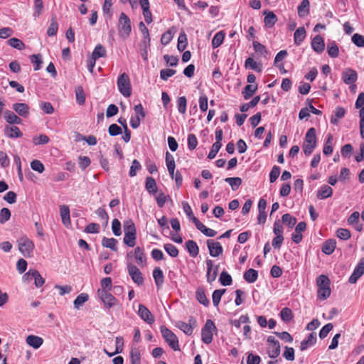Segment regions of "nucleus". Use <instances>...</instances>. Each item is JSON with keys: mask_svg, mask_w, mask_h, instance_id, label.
<instances>
[{"mask_svg": "<svg viewBox=\"0 0 364 364\" xmlns=\"http://www.w3.org/2000/svg\"><path fill=\"white\" fill-rule=\"evenodd\" d=\"M4 119L11 124H20L22 122L21 119L10 110L4 112Z\"/></svg>", "mask_w": 364, "mask_h": 364, "instance_id": "4be33fe9", "label": "nucleus"}, {"mask_svg": "<svg viewBox=\"0 0 364 364\" xmlns=\"http://www.w3.org/2000/svg\"><path fill=\"white\" fill-rule=\"evenodd\" d=\"M76 95V100L77 102L80 105H84L85 102V95L82 87H77L75 90Z\"/></svg>", "mask_w": 364, "mask_h": 364, "instance_id": "603ef678", "label": "nucleus"}, {"mask_svg": "<svg viewBox=\"0 0 364 364\" xmlns=\"http://www.w3.org/2000/svg\"><path fill=\"white\" fill-rule=\"evenodd\" d=\"M89 299L88 294L86 293H82L79 294L75 299L73 304L74 307L77 309H80Z\"/></svg>", "mask_w": 364, "mask_h": 364, "instance_id": "79ce46f5", "label": "nucleus"}, {"mask_svg": "<svg viewBox=\"0 0 364 364\" xmlns=\"http://www.w3.org/2000/svg\"><path fill=\"white\" fill-rule=\"evenodd\" d=\"M58 26L55 18H52L50 26L48 28L47 33L49 36H52L56 34L58 31Z\"/></svg>", "mask_w": 364, "mask_h": 364, "instance_id": "4d7b16f0", "label": "nucleus"}, {"mask_svg": "<svg viewBox=\"0 0 364 364\" xmlns=\"http://www.w3.org/2000/svg\"><path fill=\"white\" fill-rule=\"evenodd\" d=\"M153 277L158 289L161 288L164 284V273L159 267H156L153 271Z\"/></svg>", "mask_w": 364, "mask_h": 364, "instance_id": "bb28decb", "label": "nucleus"}, {"mask_svg": "<svg viewBox=\"0 0 364 364\" xmlns=\"http://www.w3.org/2000/svg\"><path fill=\"white\" fill-rule=\"evenodd\" d=\"M309 13V1L302 0L298 6V15L300 17H304Z\"/></svg>", "mask_w": 364, "mask_h": 364, "instance_id": "72a5a7b5", "label": "nucleus"}, {"mask_svg": "<svg viewBox=\"0 0 364 364\" xmlns=\"http://www.w3.org/2000/svg\"><path fill=\"white\" fill-rule=\"evenodd\" d=\"M280 316L284 321L289 322L292 319L293 314L289 308L285 307L282 309Z\"/></svg>", "mask_w": 364, "mask_h": 364, "instance_id": "3c124183", "label": "nucleus"}, {"mask_svg": "<svg viewBox=\"0 0 364 364\" xmlns=\"http://www.w3.org/2000/svg\"><path fill=\"white\" fill-rule=\"evenodd\" d=\"M316 129L314 127L310 128L306 135L303 144V151L305 155L309 156L312 154L316 146Z\"/></svg>", "mask_w": 364, "mask_h": 364, "instance_id": "7ed1b4c3", "label": "nucleus"}, {"mask_svg": "<svg viewBox=\"0 0 364 364\" xmlns=\"http://www.w3.org/2000/svg\"><path fill=\"white\" fill-rule=\"evenodd\" d=\"M176 29L175 28H171L169 30H168L166 32H165L161 38V42L163 45H167L172 40L174 33L176 32Z\"/></svg>", "mask_w": 364, "mask_h": 364, "instance_id": "ea45409f", "label": "nucleus"}, {"mask_svg": "<svg viewBox=\"0 0 364 364\" xmlns=\"http://www.w3.org/2000/svg\"><path fill=\"white\" fill-rule=\"evenodd\" d=\"M12 108L21 117H26L29 114V106L26 103H14Z\"/></svg>", "mask_w": 364, "mask_h": 364, "instance_id": "6ab92c4d", "label": "nucleus"}, {"mask_svg": "<svg viewBox=\"0 0 364 364\" xmlns=\"http://www.w3.org/2000/svg\"><path fill=\"white\" fill-rule=\"evenodd\" d=\"M11 218V211L7 208H3L0 210V223L4 224Z\"/></svg>", "mask_w": 364, "mask_h": 364, "instance_id": "6e6d98bb", "label": "nucleus"}, {"mask_svg": "<svg viewBox=\"0 0 364 364\" xmlns=\"http://www.w3.org/2000/svg\"><path fill=\"white\" fill-rule=\"evenodd\" d=\"M134 256L138 265L143 267L146 264V257L144 250L140 247L134 249Z\"/></svg>", "mask_w": 364, "mask_h": 364, "instance_id": "393cba45", "label": "nucleus"}, {"mask_svg": "<svg viewBox=\"0 0 364 364\" xmlns=\"http://www.w3.org/2000/svg\"><path fill=\"white\" fill-rule=\"evenodd\" d=\"M131 364H140L141 355L138 348H132L130 352Z\"/></svg>", "mask_w": 364, "mask_h": 364, "instance_id": "c03bdc74", "label": "nucleus"}, {"mask_svg": "<svg viewBox=\"0 0 364 364\" xmlns=\"http://www.w3.org/2000/svg\"><path fill=\"white\" fill-rule=\"evenodd\" d=\"M18 250L26 257H31L33 255L34 244L27 237H21L18 240Z\"/></svg>", "mask_w": 364, "mask_h": 364, "instance_id": "39448f33", "label": "nucleus"}, {"mask_svg": "<svg viewBox=\"0 0 364 364\" xmlns=\"http://www.w3.org/2000/svg\"><path fill=\"white\" fill-rule=\"evenodd\" d=\"M176 73V71L173 69H163L160 71V77L163 80H167L170 77L175 75Z\"/></svg>", "mask_w": 364, "mask_h": 364, "instance_id": "774afa93", "label": "nucleus"}, {"mask_svg": "<svg viewBox=\"0 0 364 364\" xmlns=\"http://www.w3.org/2000/svg\"><path fill=\"white\" fill-rule=\"evenodd\" d=\"M117 86L120 93L126 97L131 95V85L129 76L125 73L119 75L117 80Z\"/></svg>", "mask_w": 364, "mask_h": 364, "instance_id": "423d86ee", "label": "nucleus"}, {"mask_svg": "<svg viewBox=\"0 0 364 364\" xmlns=\"http://www.w3.org/2000/svg\"><path fill=\"white\" fill-rule=\"evenodd\" d=\"M31 167L33 171H37L39 173H43L45 170L44 165L41 161L37 159L33 160L31 162Z\"/></svg>", "mask_w": 364, "mask_h": 364, "instance_id": "5fc2aeb1", "label": "nucleus"}, {"mask_svg": "<svg viewBox=\"0 0 364 364\" xmlns=\"http://www.w3.org/2000/svg\"><path fill=\"white\" fill-rule=\"evenodd\" d=\"M226 289H216L213 291L212 294V299H213V304L215 306H218L220 300L222 296L225 294Z\"/></svg>", "mask_w": 364, "mask_h": 364, "instance_id": "37998d69", "label": "nucleus"}, {"mask_svg": "<svg viewBox=\"0 0 364 364\" xmlns=\"http://www.w3.org/2000/svg\"><path fill=\"white\" fill-rule=\"evenodd\" d=\"M28 280L34 279V283L36 287L39 288L45 283V279L40 274L39 272L36 269H30L23 276Z\"/></svg>", "mask_w": 364, "mask_h": 364, "instance_id": "9b49d317", "label": "nucleus"}, {"mask_svg": "<svg viewBox=\"0 0 364 364\" xmlns=\"http://www.w3.org/2000/svg\"><path fill=\"white\" fill-rule=\"evenodd\" d=\"M117 240L114 238H107L104 237L102 240V245L103 247L109 248L114 252L117 250Z\"/></svg>", "mask_w": 364, "mask_h": 364, "instance_id": "f704fd0d", "label": "nucleus"}, {"mask_svg": "<svg viewBox=\"0 0 364 364\" xmlns=\"http://www.w3.org/2000/svg\"><path fill=\"white\" fill-rule=\"evenodd\" d=\"M336 242L335 240H326L322 245V252L325 253L326 255H331L332 254L336 248Z\"/></svg>", "mask_w": 364, "mask_h": 364, "instance_id": "c756f323", "label": "nucleus"}, {"mask_svg": "<svg viewBox=\"0 0 364 364\" xmlns=\"http://www.w3.org/2000/svg\"><path fill=\"white\" fill-rule=\"evenodd\" d=\"M207 246L209 250V253L212 257H218L223 252L221 244L219 242L214 241L213 240H208Z\"/></svg>", "mask_w": 364, "mask_h": 364, "instance_id": "ddd939ff", "label": "nucleus"}, {"mask_svg": "<svg viewBox=\"0 0 364 364\" xmlns=\"http://www.w3.org/2000/svg\"><path fill=\"white\" fill-rule=\"evenodd\" d=\"M330 279L326 275L321 274L316 279L318 287V297L320 299L326 300L331 295Z\"/></svg>", "mask_w": 364, "mask_h": 364, "instance_id": "f257e3e1", "label": "nucleus"}, {"mask_svg": "<svg viewBox=\"0 0 364 364\" xmlns=\"http://www.w3.org/2000/svg\"><path fill=\"white\" fill-rule=\"evenodd\" d=\"M165 251L172 257H176L178 255V250L176 246L171 243H167L164 245Z\"/></svg>", "mask_w": 364, "mask_h": 364, "instance_id": "8fccbe9b", "label": "nucleus"}, {"mask_svg": "<svg viewBox=\"0 0 364 364\" xmlns=\"http://www.w3.org/2000/svg\"><path fill=\"white\" fill-rule=\"evenodd\" d=\"M333 194V189L328 185L322 186L317 191L316 198L323 200L331 197Z\"/></svg>", "mask_w": 364, "mask_h": 364, "instance_id": "aec40b11", "label": "nucleus"}, {"mask_svg": "<svg viewBox=\"0 0 364 364\" xmlns=\"http://www.w3.org/2000/svg\"><path fill=\"white\" fill-rule=\"evenodd\" d=\"M196 297L197 301L203 304V306L208 307L210 304L208 299L206 297L205 294V291L203 288L198 287L196 291Z\"/></svg>", "mask_w": 364, "mask_h": 364, "instance_id": "a878e982", "label": "nucleus"}, {"mask_svg": "<svg viewBox=\"0 0 364 364\" xmlns=\"http://www.w3.org/2000/svg\"><path fill=\"white\" fill-rule=\"evenodd\" d=\"M112 230L115 236H119L122 234L121 223L118 219H114L112 223Z\"/></svg>", "mask_w": 364, "mask_h": 364, "instance_id": "0e129e2a", "label": "nucleus"}, {"mask_svg": "<svg viewBox=\"0 0 364 364\" xmlns=\"http://www.w3.org/2000/svg\"><path fill=\"white\" fill-rule=\"evenodd\" d=\"M216 330L217 328L213 321L210 319L207 320L201 331L202 341L203 343L205 344L210 343L213 341V331Z\"/></svg>", "mask_w": 364, "mask_h": 364, "instance_id": "0eeeda50", "label": "nucleus"}, {"mask_svg": "<svg viewBox=\"0 0 364 364\" xmlns=\"http://www.w3.org/2000/svg\"><path fill=\"white\" fill-rule=\"evenodd\" d=\"M218 265L215 266L213 270H210V272L207 271L206 277L208 282L211 284L213 282H214L218 277Z\"/></svg>", "mask_w": 364, "mask_h": 364, "instance_id": "680f3d73", "label": "nucleus"}, {"mask_svg": "<svg viewBox=\"0 0 364 364\" xmlns=\"http://www.w3.org/2000/svg\"><path fill=\"white\" fill-rule=\"evenodd\" d=\"M245 67L246 68H250L252 70H254L256 72H262L261 64H258L256 61L254 60L253 58L252 57H250L246 59L245 62Z\"/></svg>", "mask_w": 364, "mask_h": 364, "instance_id": "c9c22d12", "label": "nucleus"}, {"mask_svg": "<svg viewBox=\"0 0 364 364\" xmlns=\"http://www.w3.org/2000/svg\"><path fill=\"white\" fill-rule=\"evenodd\" d=\"M282 220L290 228H293L296 223V218L289 213L284 214L282 217Z\"/></svg>", "mask_w": 364, "mask_h": 364, "instance_id": "de8ad7c7", "label": "nucleus"}, {"mask_svg": "<svg viewBox=\"0 0 364 364\" xmlns=\"http://www.w3.org/2000/svg\"><path fill=\"white\" fill-rule=\"evenodd\" d=\"M306 36V31L304 27H299L296 30L294 34V42L296 44H300Z\"/></svg>", "mask_w": 364, "mask_h": 364, "instance_id": "a19ab883", "label": "nucleus"}, {"mask_svg": "<svg viewBox=\"0 0 364 364\" xmlns=\"http://www.w3.org/2000/svg\"><path fill=\"white\" fill-rule=\"evenodd\" d=\"M243 277L247 282L253 283L257 279L258 272L254 269H249L245 272Z\"/></svg>", "mask_w": 364, "mask_h": 364, "instance_id": "4c0bfd02", "label": "nucleus"}, {"mask_svg": "<svg viewBox=\"0 0 364 364\" xmlns=\"http://www.w3.org/2000/svg\"><path fill=\"white\" fill-rule=\"evenodd\" d=\"M161 333L165 341L173 350H180L178 338L171 330L162 326Z\"/></svg>", "mask_w": 364, "mask_h": 364, "instance_id": "20e7f679", "label": "nucleus"}, {"mask_svg": "<svg viewBox=\"0 0 364 364\" xmlns=\"http://www.w3.org/2000/svg\"><path fill=\"white\" fill-rule=\"evenodd\" d=\"M193 223L195 224L198 230H199L203 235L207 237H215L217 232L213 229L207 228L203 225L197 218L193 219Z\"/></svg>", "mask_w": 364, "mask_h": 364, "instance_id": "a211bd4d", "label": "nucleus"}, {"mask_svg": "<svg viewBox=\"0 0 364 364\" xmlns=\"http://www.w3.org/2000/svg\"><path fill=\"white\" fill-rule=\"evenodd\" d=\"M219 281L220 284L223 286H229L232 282L231 276L225 271L221 272Z\"/></svg>", "mask_w": 364, "mask_h": 364, "instance_id": "09e8293b", "label": "nucleus"}, {"mask_svg": "<svg viewBox=\"0 0 364 364\" xmlns=\"http://www.w3.org/2000/svg\"><path fill=\"white\" fill-rule=\"evenodd\" d=\"M120 1L122 4H127V2H129L132 9H137L138 5L139 4L143 11V15L145 21L147 23H150L152 22V16L149 10V0H120Z\"/></svg>", "mask_w": 364, "mask_h": 364, "instance_id": "f03ea898", "label": "nucleus"}, {"mask_svg": "<svg viewBox=\"0 0 364 364\" xmlns=\"http://www.w3.org/2000/svg\"><path fill=\"white\" fill-rule=\"evenodd\" d=\"M265 15L264 22L266 26L271 28L273 26L277 21V16L272 11H264Z\"/></svg>", "mask_w": 364, "mask_h": 364, "instance_id": "7c9ffc66", "label": "nucleus"}, {"mask_svg": "<svg viewBox=\"0 0 364 364\" xmlns=\"http://www.w3.org/2000/svg\"><path fill=\"white\" fill-rule=\"evenodd\" d=\"M124 234L136 232L135 225L131 220H127L124 223Z\"/></svg>", "mask_w": 364, "mask_h": 364, "instance_id": "864d4df0", "label": "nucleus"}, {"mask_svg": "<svg viewBox=\"0 0 364 364\" xmlns=\"http://www.w3.org/2000/svg\"><path fill=\"white\" fill-rule=\"evenodd\" d=\"M138 315L149 324L154 323L155 321L154 315L144 304L139 305Z\"/></svg>", "mask_w": 364, "mask_h": 364, "instance_id": "4468645a", "label": "nucleus"}, {"mask_svg": "<svg viewBox=\"0 0 364 364\" xmlns=\"http://www.w3.org/2000/svg\"><path fill=\"white\" fill-rule=\"evenodd\" d=\"M257 90V85H247L242 91L243 97L245 100H248L253 96Z\"/></svg>", "mask_w": 364, "mask_h": 364, "instance_id": "58836bf2", "label": "nucleus"}, {"mask_svg": "<svg viewBox=\"0 0 364 364\" xmlns=\"http://www.w3.org/2000/svg\"><path fill=\"white\" fill-rule=\"evenodd\" d=\"M269 356L272 358H275L280 354V345H272L268 350Z\"/></svg>", "mask_w": 364, "mask_h": 364, "instance_id": "338daca9", "label": "nucleus"}, {"mask_svg": "<svg viewBox=\"0 0 364 364\" xmlns=\"http://www.w3.org/2000/svg\"><path fill=\"white\" fill-rule=\"evenodd\" d=\"M346 110L341 107H337L335 109L334 114L331 117V123L333 124H338V119L344 117Z\"/></svg>", "mask_w": 364, "mask_h": 364, "instance_id": "2f4dec72", "label": "nucleus"}, {"mask_svg": "<svg viewBox=\"0 0 364 364\" xmlns=\"http://www.w3.org/2000/svg\"><path fill=\"white\" fill-rule=\"evenodd\" d=\"M26 343L33 348H38L43 343L42 338L37 336L30 335L26 338Z\"/></svg>", "mask_w": 364, "mask_h": 364, "instance_id": "cd10ccee", "label": "nucleus"}, {"mask_svg": "<svg viewBox=\"0 0 364 364\" xmlns=\"http://www.w3.org/2000/svg\"><path fill=\"white\" fill-rule=\"evenodd\" d=\"M342 80L346 85L353 84L358 78L357 73L351 69L346 68L342 72Z\"/></svg>", "mask_w": 364, "mask_h": 364, "instance_id": "dca6fc26", "label": "nucleus"}, {"mask_svg": "<svg viewBox=\"0 0 364 364\" xmlns=\"http://www.w3.org/2000/svg\"><path fill=\"white\" fill-rule=\"evenodd\" d=\"M127 271L132 281L137 285H141L144 282V277L139 269L132 263L127 264Z\"/></svg>", "mask_w": 364, "mask_h": 364, "instance_id": "9d476101", "label": "nucleus"}, {"mask_svg": "<svg viewBox=\"0 0 364 364\" xmlns=\"http://www.w3.org/2000/svg\"><path fill=\"white\" fill-rule=\"evenodd\" d=\"M166 164L171 178L173 179L176 164L173 155L168 151L166 153Z\"/></svg>", "mask_w": 364, "mask_h": 364, "instance_id": "412c9836", "label": "nucleus"}, {"mask_svg": "<svg viewBox=\"0 0 364 364\" xmlns=\"http://www.w3.org/2000/svg\"><path fill=\"white\" fill-rule=\"evenodd\" d=\"M186 247L189 255L193 257H196L199 253L198 246L193 240H188L186 242Z\"/></svg>", "mask_w": 364, "mask_h": 364, "instance_id": "c85d7f7f", "label": "nucleus"}, {"mask_svg": "<svg viewBox=\"0 0 364 364\" xmlns=\"http://www.w3.org/2000/svg\"><path fill=\"white\" fill-rule=\"evenodd\" d=\"M364 274V257L361 258L354 269L353 272L349 277L348 282L355 284L358 279Z\"/></svg>", "mask_w": 364, "mask_h": 364, "instance_id": "f8f14e48", "label": "nucleus"}, {"mask_svg": "<svg viewBox=\"0 0 364 364\" xmlns=\"http://www.w3.org/2000/svg\"><path fill=\"white\" fill-rule=\"evenodd\" d=\"M336 235L343 240H347L350 237V232L348 229L339 228L336 231Z\"/></svg>", "mask_w": 364, "mask_h": 364, "instance_id": "bf43d9fd", "label": "nucleus"}, {"mask_svg": "<svg viewBox=\"0 0 364 364\" xmlns=\"http://www.w3.org/2000/svg\"><path fill=\"white\" fill-rule=\"evenodd\" d=\"M60 217H61L63 223L65 226L70 225V217L69 207L65 205H60Z\"/></svg>", "mask_w": 364, "mask_h": 364, "instance_id": "b1692460", "label": "nucleus"}, {"mask_svg": "<svg viewBox=\"0 0 364 364\" xmlns=\"http://www.w3.org/2000/svg\"><path fill=\"white\" fill-rule=\"evenodd\" d=\"M5 133L9 138H18L22 136L21 132L19 128L16 126L6 127Z\"/></svg>", "mask_w": 364, "mask_h": 364, "instance_id": "473e14b6", "label": "nucleus"}, {"mask_svg": "<svg viewBox=\"0 0 364 364\" xmlns=\"http://www.w3.org/2000/svg\"><path fill=\"white\" fill-rule=\"evenodd\" d=\"M187 100L185 97H180L177 100L178 110L181 114H185L186 112Z\"/></svg>", "mask_w": 364, "mask_h": 364, "instance_id": "052dcab7", "label": "nucleus"}, {"mask_svg": "<svg viewBox=\"0 0 364 364\" xmlns=\"http://www.w3.org/2000/svg\"><path fill=\"white\" fill-rule=\"evenodd\" d=\"M97 293L100 299L107 309H110L118 304L117 299L108 291L99 289Z\"/></svg>", "mask_w": 364, "mask_h": 364, "instance_id": "1a4fd4ad", "label": "nucleus"}, {"mask_svg": "<svg viewBox=\"0 0 364 364\" xmlns=\"http://www.w3.org/2000/svg\"><path fill=\"white\" fill-rule=\"evenodd\" d=\"M119 28L120 32L127 35L131 31V24L129 18L124 14L121 13L119 19Z\"/></svg>", "mask_w": 364, "mask_h": 364, "instance_id": "2eb2a0df", "label": "nucleus"}, {"mask_svg": "<svg viewBox=\"0 0 364 364\" xmlns=\"http://www.w3.org/2000/svg\"><path fill=\"white\" fill-rule=\"evenodd\" d=\"M31 61L35 65L34 70H38L42 63L41 55L40 54L31 55Z\"/></svg>", "mask_w": 364, "mask_h": 364, "instance_id": "69168bd1", "label": "nucleus"}, {"mask_svg": "<svg viewBox=\"0 0 364 364\" xmlns=\"http://www.w3.org/2000/svg\"><path fill=\"white\" fill-rule=\"evenodd\" d=\"M106 55L105 47H95L92 55L87 59V68L91 73H93V69L95 65L96 60Z\"/></svg>", "mask_w": 364, "mask_h": 364, "instance_id": "6e6552de", "label": "nucleus"}, {"mask_svg": "<svg viewBox=\"0 0 364 364\" xmlns=\"http://www.w3.org/2000/svg\"><path fill=\"white\" fill-rule=\"evenodd\" d=\"M136 233H126L124 237V242L127 246L132 247L136 244Z\"/></svg>", "mask_w": 364, "mask_h": 364, "instance_id": "a18cd8bd", "label": "nucleus"}, {"mask_svg": "<svg viewBox=\"0 0 364 364\" xmlns=\"http://www.w3.org/2000/svg\"><path fill=\"white\" fill-rule=\"evenodd\" d=\"M196 321L191 317L189 319V323L179 321L176 323V326L183 331L186 335H191L193 331V326L196 325Z\"/></svg>", "mask_w": 364, "mask_h": 364, "instance_id": "f3484780", "label": "nucleus"}, {"mask_svg": "<svg viewBox=\"0 0 364 364\" xmlns=\"http://www.w3.org/2000/svg\"><path fill=\"white\" fill-rule=\"evenodd\" d=\"M225 181L230 184L233 191L237 190L242 184V179L239 177L226 178Z\"/></svg>", "mask_w": 364, "mask_h": 364, "instance_id": "49530a36", "label": "nucleus"}, {"mask_svg": "<svg viewBox=\"0 0 364 364\" xmlns=\"http://www.w3.org/2000/svg\"><path fill=\"white\" fill-rule=\"evenodd\" d=\"M141 168L139 161L136 159L133 160L130 167L129 175L130 177H134L136 175V171Z\"/></svg>", "mask_w": 364, "mask_h": 364, "instance_id": "13d9d810", "label": "nucleus"}, {"mask_svg": "<svg viewBox=\"0 0 364 364\" xmlns=\"http://www.w3.org/2000/svg\"><path fill=\"white\" fill-rule=\"evenodd\" d=\"M225 33L223 31L218 32L213 38L212 46H220L224 40Z\"/></svg>", "mask_w": 364, "mask_h": 364, "instance_id": "e2e57ef3", "label": "nucleus"}, {"mask_svg": "<svg viewBox=\"0 0 364 364\" xmlns=\"http://www.w3.org/2000/svg\"><path fill=\"white\" fill-rule=\"evenodd\" d=\"M145 188L149 193H156L157 186L154 178L148 176L146 178Z\"/></svg>", "mask_w": 364, "mask_h": 364, "instance_id": "e433bc0d", "label": "nucleus"}, {"mask_svg": "<svg viewBox=\"0 0 364 364\" xmlns=\"http://www.w3.org/2000/svg\"><path fill=\"white\" fill-rule=\"evenodd\" d=\"M316 342V333H311L308 336L307 339H305L301 342L300 349L301 350H305L309 347L312 346Z\"/></svg>", "mask_w": 364, "mask_h": 364, "instance_id": "5701e85b", "label": "nucleus"}]
</instances>
